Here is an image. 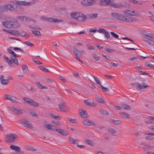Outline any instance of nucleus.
<instances>
[{
    "mask_svg": "<svg viewBox=\"0 0 154 154\" xmlns=\"http://www.w3.org/2000/svg\"><path fill=\"white\" fill-rule=\"evenodd\" d=\"M85 143L88 144L91 146H93V141L90 140L86 139L85 140Z\"/></svg>",
    "mask_w": 154,
    "mask_h": 154,
    "instance_id": "obj_32",
    "label": "nucleus"
},
{
    "mask_svg": "<svg viewBox=\"0 0 154 154\" xmlns=\"http://www.w3.org/2000/svg\"><path fill=\"white\" fill-rule=\"evenodd\" d=\"M110 33L113 37L116 38H118L119 37V35L115 33L114 32H110Z\"/></svg>",
    "mask_w": 154,
    "mask_h": 154,
    "instance_id": "obj_47",
    "label": "nucleus"
},
{
    "mask_svg": "<svg viewBox=\"0 0 154 154\" xmlns=\"http://www.w3.org/2000/svg\"><path fill=\"white\" fill-rule=\"evenodd\" d=\"M32 105L35 107H38L39 106V105L37 103L33 101Z\"/></svg>",
    "mask_w": 154,
    "mask_h": 154,
    "instance_id": "obj_64",
    "label": "nucleus"
},
{
    "mask_svg": "<svg viewBox=\"0 0 154 154\" xmlns=\"http://www.w3.org/2000/svg\"><path fill=\"white\" fill-rule=\"evenodd\" d=\"M112 16L118 20L122 22H126L132 23L137 22L138 19L129 16H125L124 15L116 13H112Z\"/></svg>",
    "mask_w": 154,
    "mask_h": 154,
    "instance_id": "obj_1",
    "label": "nucleus"
},
{
    "mask_svg": "<svg viewBox=\"0 0 154 154\" xmlns=\"http://www.w3.org/2000/svg\"><path fill=\"white\" fill-rule=\"evenodd\" d=\"M96 2V0H85L82 2V4L85 6H90Z\"/></svg>",
    "mask_w": 154,
    "mask_h": 154,
    "instance_id": "obj_8",
    "label": "nucleus"
},
{
    "mask_svg": "<svg viewBox=\"0 0 154 154\" xmlns=\"http://www.w3.org/2000/svg\"><path fill=\"white\" fill-rule=\"evenodd\" d=\"M38 67L41 70H43L45 72H49V70L45 67L43 66H38Z\"/></svg>",
    "mask_w": 154,
    "mask_h": 154,
    "instance_id": "obj_45",
    "label": "nucleus"
},
{
    "mask_svg": "<svg viewBox=\"0 0 154 154\" xmlns=\"http://www.w3.org/2000/svg\"><path fill=\"white\" fill-rule=\"evenodd\" d=\"M11 58L13 63L16 65H18V60L16 57H14V56H11Z\"/></svg>",
    "mask_w": 154,
    "mask_h": 154,
    "instance_id": "obj_30",
    "label": "nucleus"
},
{
    "mask_svg": "<svg viewBox=\"0 0 154 154\" xmlns=\"http://www.w3.org/2000/svg\"><path fill=\"white\" fill-rule=\"evenodd\" d=\"M97 16L98 14H87L86 17L87 19H93L97 18Z\"/></svg>",
    "mask_w": 154,
    "mask_h": 154,
    "instance_id": "obj_12",
    "label": "nucleus"
},
{
    "mask_svg": "<svg viewBox=\"0 0 154 154\" xmlns=\"http://www.w3.org/2000/svg\"><path fill=\"white\" fill-rule=\"evenodd\" d=\"M8 141L10 142H14L15 141L19 139V137L16 134H12L8 135L6 137Z\"/></svg>",
    "mask_w": 154,
    "mask_h": 154,
    "instance_id": "obj_4",
    "label": "nucleus"
},
{
    "mask_svg": "<svg viewBox=\"0 0 154 154\" xmlns=\"http://www.w3.org/2000/svg\"><path fill=\"white\" fill-rule=\"evenodd\" d=\"M29 112L30 115L33 116H34L36 117H38V116L36 115L34 111L33 110H31L29 111Z\"/></svg>",
    "mask_w": 154,
    "mask_h": 154,
    "instance_id": "obj_42",
    "label": "nucleus"
},
{
    "mask_svg": "<svg viewBox=\"0 0 154 154\" xmlns=\"http://www.w3.org/2000/svg\"><path fill=\"white\" fill-rule=\"evenodd\" d=\"M51 122L53 124L57 125L60 126L61 125V124L58 122L56 121H52Z\"/></svg>",
    "mask_w": 154,
    "mask_h": 154,
    "instance_id": "obj_63",
    "label": "nucleus"
},
{
    "mask_svg": "<svg viewBox=\"0 0 154 154\" xmlns=\"http://www.w3.org/2000/svg\"><path fill=\"white\" fill-rule=\"evenodd\" d=\"M36 84L38 87L40 89H48L47 87L45 86H43L42 85H41L39 82H36Z\"/></svg>",
    "mask_w": 154,
    "mask_h": 154,
    "instance_id": "obj_28",
    "label": "nucleus"
},
{
    "mask_svg": "<svg viewBox=\"0 0 154 154\" xmlns=\"http://www.w3.org/2000/svg\"><path fill=\"white\" fill-rule=\"evenodd\" d=\"M22 69L23 70L24 73L27 74L28 72V68L26 66L22 67Z\"/></svg>",
    "mask_w": 154,
    "mask_h": 154,
    "instance_id": "obj_38",
    "label": "nucleus"
},
{
    "mask_svg": "<svg viewBox=\"0 0 154 154\" xmlns=\"http://www.w3.org/2000/svg\"><path fill=\"white\" fill-rule=\"evenodd\" d=\"M112 16L118 20L122 22H126L132 23L137 22L138 19L129 16H125L124 15L116 13H112Z\"/></svg>",
    "mask_w": 154,
    "mask_h": 154,
    "instance_id": "obj_2",
    "label": "nucleus"
},
{
    "mask_svg": "<svg viewBox=\"0 0 154 154\" xmlns=\"http://www.w3.org/2000/svg\"><path fill=\"white\" fill-rule=\"evenodd\" d=\"M58 107L61 111L66 112L68 110V108L64 103H61L59 104Z\"/></svg>",
    "mask_w": 154,
    "mask_h": 154,
    "instance_id": "obj_9",
    "label": "nucleus"
},
{
    "mask_svg": "<svg viewBox=\"0 0 154 154\" xmlns=\"http://www.w3.org/2000/svg\"><path fill=\"white\" fill-rule=\"evenodd\" d=\"M25 17L23 16H17L16 17L17 19H18L22 21H24V20H25Z\"/></svg>",
    "mask_w": 154,
    "mask_h": 154,
    "instance_id": "obj_55",
    "label": "nucleus"
},
{
    "mask_svg": "<svg viewBox=\"0 0 154 154\" xmlns=\"http://www.w3.org/2000/svg\"><path fill=\"white\" fill-rule=\"evenodd\" d=\"M122 106H123L122 109H123L128 110L131 109V107L130 106L127 104H124L123 105H122Z\"/></svg>",
    "mask_w": 154,
    "mask_h": 154,
    "instance_id": "obj_35",
    "label": "nucleus"
},
{
    "mask_svg": "<svg viewBox=\"0 0 154 154\" xmlns=\"http://www.w3.org/2000/svg\"><path fill=\"white\" fill-rule=\"evenodd\" d=\"M9 33L16 35H19L20 34V32L16 30H10Z\"/></svg>",
    "mask_w": 154,
    "mask_h": 154,
    "instance_id": "obj_25",
    "label": "nucleus"
},
{
    "mask_svg": "<svg viewBox=\"0 0 154 154\" xmlns=\"http://www.w3.org/2000/svg\"><path fill=\"white\" fill-rule=\"evenodd\" d=\"M95 100L96 101L99 103H102L105 104L106 103V101H105L103 99H102L101 98L99 97H96L95 98Z\"/></svg>",
    "mask_w": 154,
    "mask_h": 154,
    "instance_id": "obj_23",
    "label": "nucleus"
},
{
    "mask_svg": "<svg viewBox=\"0 0 154 154\" xmlns=\"http://www.w3.org/2000/svg\"><path fill=\"white\" fill-rule=\"evenodd\" d=\"M92 56L97 61L98 60L100 59L99 57L97 55L95 54H93Z\"/></svg>",
    "mask_w": 154,
    "mask_h": 154,
    "instance_id": "obj_52",
    "label": "nucleus"
},
{
    "mask_svg": "<svg viewBox=\"0 0 154 154\" xmlns=\"http://www.w3.org/2000/svg\"><path fill=\"white\" fill-rule=\"evenodd\" d=\"M10 148L13 150H15V152H17L19 150H21V149L20 147L18 146L11 145L10 146Z\"/></svg>",
    "mask_w": 154,
    "mask_h": 154,
    "instance_id": "obj_21",
    "label": "nucleus"
},
{
    "mask_svg": "<svg viewBox=\"0 0 154 154\" xmlns=\"http://www.w3.org/2000/svg\"><path fill=\"white\" fill-rule=\"evenodd\" d=\"M71 15L73 19L79 21H85L87 19L86 16L81 12H72Z\"/></svg>",
    "mask_w": 154,
    "mask_h": 154,
    "instance_id": "obj_3",
    "label": "nucleus"
},
{
    "mask_svg": "<svg viewBox=\"0 0 154 154\" xmlns=\"http://www.w3.org/2000/svg\"><path fill=\"white\" fill-rule=\"evenodd\" d=\"M49 22L51 23H60L63 21V20L61 19H58L56 18L51 17L49 18Z\"/></svg>",
    "mask_w": 154,
    "mask_h": 154,
    "instance_id": "obj_14",
    "label": "nucleus"
},
{
    "mask_svg": "<svg viewBox=\"0 0 154 154\" xmlns=\"http://www.w3.org/2000/svg\"><path fill=\"white\" fill-rule=\"evenodd\" d=\"M8 53H9L11 54H12L13 55V56H14V57H17V56H16V54H15L14 52V51H13L12 50H11L10 49L8 48Z\"/></svg>",
    "mask_w": 154,
    "mask_h": 154,
    "instance_id": "obj_44",
    "label": "nucleus"
},
{
    "mask_svg": "<svg viewBox=\"0 0 154 154\" xmlns=\"http://www.w3.org/2000/svg\"><path fill=\"white\" fill-rule=\"evenodd\" d=\"M146 134L149 136H146V139L147 140H150L151 139V136L154 135V133H147Z\"/></svg>",
    "mask_w": 154,
    "mask_h": 154,
    "instance_id": "obj_43",
    "label": "nucleus"
},
{
    "mask_svg": "<svg viewBox=\"0 0 154 154\" xmlns=\"http://www.w3.org/2000/svg\"><path fill=\"white\" fill-rule=\"evenodd\" d=\"M50 116L51 118H54L55 119H60V117L58 116H55L53 114H51L50 115Z\"/></svg>",
    "mask_w": 154,
    "mask_h": 154,
    "instance_id": "obj_54",
    "label": "nucleus"
},
{
    "mask_svg": "<svg viewBox=\"0 0 154 154\" xmlns=\"http://www.w3.org/2000/svg\"><path fill=\"white\" fill-rule=\"evenodd\" d=\"M13 112L17 115H21L23 112L21 110L17 108H15L13 110Z\"/></svg>",
    "mask_w": 154,
    "mask_h": 154,
    "instance_id": "obj_24",
    "label": "nucleus"
},
{
    "mask_svg": "<svg viewBox=\"0 0 154 154\" xmlns=\"http://www.w3.org/2000/svg\"><path fill=\"white\" fill-rule=\"evenodd\" d=\"M99 112L102 115H108V112L106 111L101 109H100Z\"/></svg>",
    "mask_w": 154,
    "mask_h": 154,
    "instance_id": "obj_29",
    "label": "nucleus"
},
{
    "mask_svg": "<svg viewBox=\"0 0 154 154\" xmlns=\"http://www.w3.org/2000/svg\"><path fill=\"white\" fill-rule=\"evenodd\" d=\"M84 102L86 104L90 106H96L97 104L96 103L91 102V101L88 100H84Z\"/></svg>",
    "mask_w": 154,
    "mask_h": 154,
    "instance_id": "obj_17",
    "label": "nucleus"
},
{
    "mask_svg": "<svg viewBox=\"0 0 154 154\" xmlns=\"http://www.w3.org/2000/svg\"><path fill=\"white\" fill-rule=\"evenodd\" d=\"M120 114L121 116L124 118L128 119L130 118L129 115L128 114L125 112H120Z\"/></svg>",
    "mask_w": 154,
    "mask_h": 154,
    "instance_id": "obj_27",
    "label": "nucleus"
},
{
    "mask_svg": "<svg viewBox=\"0 0 154 154\" xmlns=\"http://www.w3.org/2000/svg\"><path fill=\"white\" fill-rule=\"evenodd\" d=\"M87 48L90 50H94L95 48H94L93 47V46L91 45H87Z\"/></svg>",
    "mask_w": 154,
    "mask_h": 154,
    "instance_id": "obj_58",
    "label": "nucleus"
},
{
    "mask_svg": "<svg viewBox=\"0 0 154 154\" xmlns=\"http://www.w3.org/2000/svg\"><path fill=\"white\" fill-rule=\"evenodd\" d=\"M130 2L136 5L137 4H138L139 2V1L135 0H131Z\"/></svg>",
    "mask_w": 154,
    "mask_h": 154,
    "instance_id": "obj_60",
    "label": "nucleus"
},
{
    "mask_svg": "<svg viewBox=\"0 0 154 154\" xmlns=\"http://www.w3.org/2000/svg\"><path fill=\"white\" fill-rule=\"evenodd\" d=\"M81 116L83 118H86L87 116V114L85 111H82L80 113Z\"/></svg>",
    "mask_w": 154,
    "mask_h": 154,
    "instance_id": "obj_37",
    "label": "nucleus"
},
{
    "mask_svg": "<svg viewBox=\"0 0 154 154\" xmlns=\"http://www.w3.org/2000/svg\"><path fill=\"white\" fill-rule=\"evenodd\" d=\"M8 100L10 101L13 102L14 101H16L17 99L16 97L10 96L8 95H7L6 96L5 99L4 100Z\"/></svg>",
    "mask_w": 154,
    "mask_h": 154,
    "instance_id": "obj_20",
    "label": "nucleus"
},
{
    "mask_svg": "<svg viewBox=\"0 0 154 154\" xmlns=\"http://www.w3.org/2000/svg\"><path fill=\"white\" fill-rule=\"evenodd\" d=\"M69 142L72 144H77L79 142L78 140H75L72 137H69Z\"/></svg>",
    "mask_w": 154,
    "mask_h": 154,
    "instance_id": "obj_22",
    "label": "nucleus"
},
{
    "mask_svg": "<svg viewBox=\"0 0 154 154\" xmlns=\"http://www.w3.org/2000/svg\"><path fill=\"white\" fill-rule=\"evenodd\" d=\"M140 15L139 13L138 12H135L134 11H131V13L130 14V17H131V16H138Z\"/></svg>",
    "mask_w": 154,
    "mask_h": 154,
    "instance_id": "obj_31",
    "label": "nucleus"
},
{
    "mask_svg": "<svg viewBox=\"0 0 154 154\" xmlns=\"http://www.w3.org/2000/svg\"><path fill=\"white\" fill-rule=\"evenodd\" d=\"M109 5H110L111 7L116 8H119L121 6V5L120 4H118L112 1H110L109 2Z\"/></svg>",
    "mask_w": 154,
    "mask_h": 154,
    "instance_id": "obj_18",
    "label": "nucleus"
},
{
    "mask_svg": "<svg viewBox=\"0 0 154 154\" xmlns=\"http://www.w3.org/2000/svg\"><path fill=\"white\" fill-rule=\"evenodd\" d=\"M13 154H25V153L23 151L19 150L17 152H14Z\"/></svg>",
    "mask_w": 154,
    "mask_h": 154,
    "instance_id": "obj_57",
    "label": "nucleus"
},
{
    "mask_svg": "<svg viewBox=\"0 0 154 154\" xmlns=\"http://www.w3.org/2000/svg\"><path fill=\"white\" fill-rule=\"evenodd\" d=\"M24 44L29 46H33L34 44L29 41H26L24 42Z\"/></svg>",
    "mask_w": 154,
    "mask_h": 154,
    "instance_id": "obj_50",
    "label": "nucleus"
},
{
    "mask_svg": "<svg viewBox=\"0 0 154 154\" xmlns=\"http://www.w3.org/2000/svg\"><path fill=\"white\" fill-rule=\"evenodd\" d=\"M107 130L108 132L109 133L113 134L116 133V132L115 130L112 129H108Z\"/></svg>",
    "mask_w": 154,
    "mask_h": 154,
    "instance_id": "obj_46",
    "label": "nucleus"
},
{
    "mask_svg": "<svg viewBox=\"0 0 154 154\" xmlns=\"http://www.w3.org/2000/svg\"><path fill=\"white\" fill-rule=\"evenodd\" d=\"M44 127L47 129L51 130L52 131H56L55 127L53 125H51L49 124H47L46 126H44Z\"/></svg>",
    "mask_w": 154,
    "mask_h": 154,
    "instance_id": "obj_13",
    "label": "nucleus"
},
{
    "mask_svg": "<svg viewBox=\"0 0 154 154\" xmlns=\"http://www.w3.org/2000/svg\"><path fill=\"white\" fill-rule=\"evenodd\" d=\"M4 8L7 10L10 11H15L17 9L16 6L11 4H7L4 5Z\"/></svg>",
    "mask_w": 154,
    "mask_h": 154,
    "instance_id": "obj_7",
    "label": "nucleus"
},
{
    "mask_svg": "<svg viewBox=\"0 0 154 154\" xmlns=\"http://www.w3.org/2000/svg\"><path fill=\"white\" fill-rule=\"evenodd\" d=\"M23 99L25 102L31 105L32 103L34 101L33 100H31L30 98H29L26 97H23Z\"/></svg>",
    "mask_w": 154,
    "mask_h": 154,
    "instance_id": "obj_26",
    "label": "nucleus"
},
{
    "mask_svg": "<svg viewBox=\"0 0 154 154\" xmlns=\"http://www.w3.org/2000/svg\"><path fill=\"white\" fill-rule=\"evenodd\" d=\"M56 131L59 134L62 135L66 136L68 135V132L63 130L60 129H56Z\"/></svg>",
    "mask_w": 154,
    "mask_h": 154,
    "instance_id": "obj_11",
    "label": "nucleus"
},
{
    "mask_svg": "<svg viewBox=\"0 0 154 154\" xmlns=\"http://www.w3.org/2000/svg\"><path fill=\"white\" fill-rule=\"evenodd\" d=\"M26 148L28 150L32 151H34L36 150V149L34 148L33 147L30 146H27L26 147Z\"/></svg>",
    "mask_w": 154,
    "mask_h": 154,
    "instance_id": "obj_34",
    "label": "nucleus"
},
{
    "mask_svg": "<svg viewBox=\"0 0 154 154\" xmlns=\"http://www.w3.org/2000/svg\"><path fill=\"white\" fill-rule=\"evenodd\" d=\"M131 13V11L129 10H125L123 11V13L130 16V14Z\"/></svg>",
    "mask_w": 154,
    "mask_h": 154,
    "instance_id": "obj_56",
    "label": "nucleus"
},
{
    "mask_svg": "<svg viewBox=\"0 0 154 154\" xmlns=\"http://www.w3.org/2000/svg\"><path fill=\"white\" fill-rule=\"evenodd\" d=\"M93 77H94L95 82H96V83L98 85H100V86L101 85L100 82V80H99L95 76H93Z\"/></svg>",
    "mask_w": 154,
    "mask_h": 154,
    "instance_id": "obj_51",
    "label": "nucleus"
},
{
    "mask_svg": "<svg viewBox=\"0 0 154 154\" xmlns=\"http://www.w3.org/2000/svg\"><path fill=\"white\" fill-rule=\"evenodd\" d=\"M0 81L1 83L3 85H6L8 84V80L5 79L4 75H1L0 77Z\"/></svg>",
    "mask_w": 154,
    "mask_h": 154,
    "instance_id": "obj_16",
    "label": "nucleus"
},
{
    "mask_svg": "<svg viewBox=\"0 0 154 154\" xmlns=\"http://www.w3.org/2000/svg\"><path fill=\"white\" fill-rule=\"evenodd\" d=\"M110 0H100L99 4L100 5H109Z\"/></svg>",
    "mask_w": 154,
    "mask_h": 154,
    "instance_id": "obj_15",
    "label": "nucleus"
},
{
    "mask_svg": "<svg viewBox=\"0 0 154 154\" xmlns=\"http://www.w3.org/2000/svg\"><path fill=\"white\" fill-rule=\"evenodd\" d=\"M32 32L36 36H40L41 35V34L39 31H37L32 30Z\"/></svg>",
    "mask_w": 154,
    "mask_h": 154,
    "instance_id": "obj_40",
    "label": "nucleus"
},
{
    "mask_svg": "<svg viewBox=\"0 0 154 154\" xmlns=\"http://www.w3.org/2000/svg\"><path fill=\"white\" fill-rule=\"evenodd\" d=\"M145 65L147 67L154 68V65L150 64L149 62H146L145 63Z\"/></svg>",
    "mask_w": 154,
    "mask_h": 154,
    "instance_id": "obj_33",
    "label": "nucleus"
},
{
    "mask_svg": "<svg viewBox=\"0 0 154 154\" xmlns=\"http://www.w3.org/2000/svg\"><path fill=\"white\" fill-rule=\"evenodd\" d=\"M100 87L102 88V91L103 92H109V90L108 88L103 87L102 85H101Z\"/></svg>",
    "mask_w": 154,
    "mask_h": 154,
    "instance_id": "obj_53",
    "label": "nucleus"
},
{
    "mask_svg": "<svg viewBox=\"0 0 154 154\" xmlns=\"http://www.w3.org/2000/svg\"><path fill=\"white\" fill-rule=\"evenodd\" d=\"M2 24L5 27H9V24H10V22L9 21H7L3 22Z\"/></svg>",
    "mask_w": 154,
    "mask_h": 154,
    "instance_id": "obj_39",
    "label": "nucleus"
},
{
    "mask_svg": "<svg viewBox=\"0 0 154 154\" xmlns=\"http://www.w3.org/2000/svg\"><path fill=\"white\" fill-rule=\"evenodd\" d=\"M97 30L96 28L91 29L89 30V32H95L96 31H97Z\"/></svg>",
    "mask_w": 154,
    "mask_h": 154,
    "instance_id": "obj_61",
    "label": "nucleus"
},
{
    "mask_svg": "<svg viewBox=\"0 0 154 154\" xmlns=\"http://www.w3.org/2000/svg\"><path fill=\"white\" fill-rule=\"evenodd\" d=\"M137 89L138 90H141L143 89V88L142 85H141L139 83L137 82L136 83Z\"/></svg>",
    "mask_w": 154,
    "mask_h": 154,
    "instance_id": "obj_41",
    "label": "nucleus"
},
{
    "mask_svg": "<svg viewBox=\"0 0 154 154\" xmlns=\"http://www.w3.org/2000/svg\"><path fill=\"white\" fill-rule=\"evenodd\" d=\"M97 32L103 33L105 37L107 39H109L110 38V35L109 32L105 29L103 28H99L98 29Z\"/></svg>",
    "mask_w": 154,
    "mask_h": 154,
    "instance_id": "obj_6",
    "label": "nucleus"
},
{
    "mask_svg": "<svg viewBox=\"0 0 154 154\" xmlns=\"http://www.w3.org/2000/svg\"><path fill=\"white\" fill-rule=\"evenodd\" d=\"M112 122H113L114 124L116 125L120 124L122 123V121L119 120H116L113 119L112 120Z\"/></svg>",
    "mask_w": 154,
    "mask_h": 154,
    "instance_id": "obj_36",
    "label": "nucleus"
},
{
    "mask_svg": "<svg viewBox=\"0 0 154 154\" xmlns=\"http://www.w3.org/2000/svg\"><path fill=\"white\" fill-rule=\"evenodd\" d=\"M14 49L15 51H20L23 52V50L19 48L14 47Z\"/></svg>",
    "mask_w": 154,
    "mask_h": 154,
    "instance_id": "obj_62",
    "label": "nucleus"
},
{
    "mask_svg": "<svg viewBox=\"0 0 154 154\" xmlns=\"http://www.w3.org/2000/svg\"><path fill=\"white\" fill-rule=\"evenodd\" d=\"M19 121L20 123L26 128L30 129H32L33 128L32 125L25 119L19 120Z\"/></svg>",
    "mask_w": 154,
    "mask_h": 154,
    "instance_id": "obj_5",
    "label": "nucleus"
},
{
    "mask_svg": "<svg viewBox=\"0 0 154 154\" xmlns=\"http://www.w3.org/2000/svg\"><path fill=\"white\" fill-rule=\"evenodd\" d=\"M32 3L31 2H27L26 1H23V5H29Z\"/></svg>",
    "mask_w": 154,
    "mask_h": 154,
    "instance_id": "obj_49",
    "label": "nucleus"
},
{
    "mask_svg": "<svg viewBox=\"0 0 154 154\" xmlns=\"http://www.w3.org/2000/svg\"><path fill=\"white\" fill-rule=\"evenodd\" d=\"M40 19L42 20L46 21L49 22V18L47 17L42 16L41 17Z\"/></svg>",
    "mask_w": 154,
    "mask_h": 154,
    "instance_id": "obj_48",
    "label": "nucleus"
},
{
    "mask_svg": "<svg viewBox=\"0 0 154 154\" xmlns=\"http://www.w3.org/2000/svg\"><path fill=\"white\" fill-rule=\"evenodd\" d=\"M82 123L84 125H87L88 126L95 125V124L94 122L88 119H84L82 121Z\"/></svg>",
    "mask_w": 154,
    "mask_h": 154,
    "instance_id": "obj_10",
    "label": "nucleus"
},
{
    "mask_svg": "<svg viewBox=\"0 0 154 154\" xmlns=\"http://www.w3.org/2000/svg\"><path fill=\"white\" fill-rule=\"evenodd\" d=\"M73 50L74 55L76 56H78V54H81L82 53L84 52L83 51H80L75 47H74Z\"/></svg>",
    "mask_w": 154,
    "mask_h": 154,
    "instance_id": "obj_19",
    "label": "nucleus"
},
{
    "mask_svg": "<svg viewBox=\"0 0 154 154\" xmlns=\"http://www.w3.org/2000/svg\"><path fill=\"white\" fill-rule=\"evenodd\" d=\"M105 49L106 51L109 52L110 53L113 52L115 51V50L113 49H111L109 48H105Z\"/></svg>",
    "mask_w": 154,
    "mask_h": 154,
    "instance_id": "obj_59",
    "label": "nucleus"
}]
</instances>
